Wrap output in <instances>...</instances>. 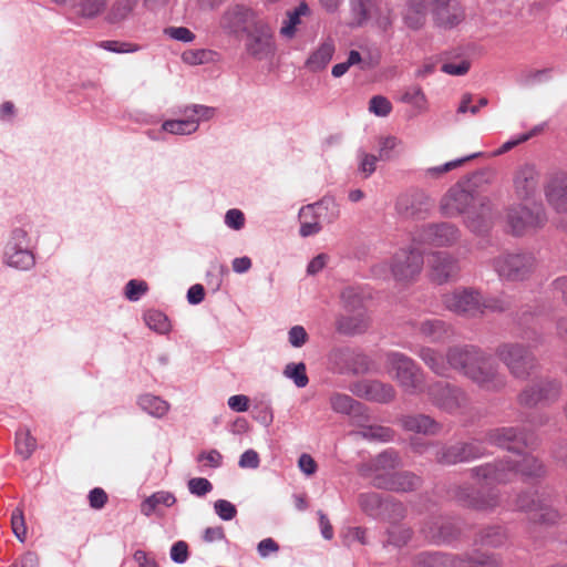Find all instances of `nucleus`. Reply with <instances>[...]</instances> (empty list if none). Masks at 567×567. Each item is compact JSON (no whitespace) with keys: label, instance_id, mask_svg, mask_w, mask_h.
<instances>
[{"label":"nucleus","instance_id":"obj_59","mask_svg":"<svg viewBox=\"0 0 567 567\" xmlns=\"http://www.w3.org/2000/svg\"><path fill=\"white\" fill-rule=\"evenodd\" d=\"M87 499L91 508L99 511L106 505L109 496L103 488L94 487L90 491Z\"/></svg>","mask_w":567,"mask_h":567},{"label":"nucleus","instance_id":"obj_3","mask_svg":"<svg viewBox=\"0 0 567 567\" xmlns=\"http://www.w3.org/2000/svg\"><path fill=\"white\" fill-rule=\"evenodd\" d=\"M427 14L444 28H453L463 21L465 14L457 0H406L403 11L405 24L413 30L422 28Z\"/></svg>","mask_w":567,"mask_h":567},{"label":"nucleus","instance_id":"obj_53","mask_svg":"<svg viewBox=\"0 0 567 567\" xmlns=\"http://www.w3.org/2000/svg\"><path fill=\"white\" fill-rule=\"evenodd\" d=\"M475 156L476 155L474 154V155L466 156L464 158L447 162L441 166L430 167L426 169V174L432 177H439L452 169H455V168L462 166L465 162L474 158Z\"/></svg>","mask_w":567,"mask_h":567},{"label":"nucleus","instance_id":"obj_61","mask_svg":"<svg viewBox=\"0 0 567 567\" xmlns=\"http://www.w3.org/2000/svg\"><path fill=\"white\" fill-rule=\"evenodd\" d=\"M288 340L292 347L300 348L308 341V333L302 326H293L288 332Z\"/></svg>","mask_w":567,"mask_h":567},{"label":"nucleus","instance_id":"obj_15","mask_svg":"<svg viewBox=\"0 0 567 567\" xmlns=\"http://www.w3.org/2000/svg\"><path fill=\"white\" fill-rule=\"evenodd\" d=\"M427 396L433 405L449 413H454L467 403L465 392L446 382H435L427 386Z\"/></svg>","mask_w":567,"mask_h":567},{"label":"nucleus","instance_id":"obj_9","mask_svg":"<svg viewBox=\"0 0 567 567\" xmlns=\"http://www.w3.org/2000/svg\"><path fill=\"white\" fill-rule=\"evenodd\" d=\"M504 220L507 233L514 236H523L542 228L547 221V215L540 205L528 207L518 204L506 209Z\"/></svg>","mask_w":567,"mask_h":567},{"label":"nucleus","instance_id":"obj_38","mask_svg":"<svg viewBox=\"0 0 567 567\" xmlns=\"http://www.w3.org/2000/svg\"><path fill=\"white\" fill-rule=\"evenodd\" d=\"M310 9L306 2H301L297 8L287 12V19L282 21L280 34L284 38L292 39L296 35L297 28L301 23V18L309 16Z\"/></svg>","mask_w":567,"mask_h":567},{"label":"nucleus","instance_id":"obj_34","mask_svg":"<svg viewBox=\"0 0 567 567\" xmlns=\"http://www.w3.org/2000/svg\"><path fill=\"white\" fill-rule=\"evenodd\" d=\"M420 477L410 472H394L390 478L378 477L377 487L396 492L413 491L420 485Z\"/></svg>","mask_w":567,"mask_h":567},{"label":"nucleus","instance_id":"obj_39","mask_svg":"<svg viewBox=\"0 0 567 567\" xmlns=\"http://www.w3.org/2000/svg\"><path fill=\"white\" fill-rule=\"evenodd\" d=\"M330 404L332 410L337 413L350 414L354 417H360L363 413V406L347 394H332Z\"/></svg>","mask_w":567,"mask_h":567},{"label":"nucleus","instance_id":"obj_20","mask_svg":"<svg viewBox=\"0 0 567 567\" xmlns=\"http://www.w3.org/2000/svg\"><path fill=\"white\" fill-rule=\"evenodd\" d=\"M560 393V385L556 381L542 380L527 385L518 395V403L524 406H535L538 403L556 400Z\"/></svg>","mask_w":567,"mask_h":567},{"label":"nucleus","instance_id":"obj_50","mask_svg":"<svg viewBox=\"0 0 567 567\" xmlns=\"http://www.w3.org/2000/svg\"><path fill=\"white\" fill-rule=\"evenodd\" d=\"M369 111L377 116H388L392 111V104L391 102L382 96V95H375L372 96L369 102Z\"/></svg>","mask_w":567,"mask_h":567},{"label":"nucleus","instance_id":"obj_25","mask_svg":"<svg viewBox=\"0 0 567 567\" xmlns=\"http://www.w3.org/2000/svg\"><path fill=\"white\" fill-rule=\"evenodd\" d=\"M399 465V454L394 450H386L372 460L364 467L362 474L370 478L371 483L377 487L378 477L390 478L394 473V468Z\"/></svg>","mask_w":567,"mask_h":567},{"label":"nucleus","instance_id":"obj_47","mask_svg":"<svg viewBox=\"0 0 567 567\" xmlns=\"http://www.w3.org/2000/svg\"><path fill=\"white\" fill-rule=\"evenodd\" d=\"M284 373L287 378L292 379L298 388H305L309 382L306 365L302 362L287 364Z\"/></svg>","mask_w":567,"mask_h":567},{"label":"nucleus","instance_id":"obj_52","mask_svg":"<svg viewBox=\"0 0 567 567\" xmlns=\"http://www.w3.org/2000/svg\"><path fill=\"white\" fill-rule=\"evenodd\" d=\"M11 526L13 534L20 542H24L27 537V526L24 522L23 511L16 508L11 516Z\"/></svg>","mask_w":567,"mask_h":567},{"label":"nucleus","instance_id":"obj_56","mask_svg":"<svg viewBox=\"0 0 567 567\" xmlns=\"http://www.w3.org/2000/svg\"><path fill=\"white\" fill-rule=\"evenodd\" d=\"M188 489L193 495L196 496H205L213 489L212 483L204 477H194L190 478L187 483Z\"/></svg>","mask_w":567,"mask_h":567},{"label":"nucleus","instance_id":"obj_41","mask_svg":"<svg viewBox=\"0 0 567 567\" xmlns=\"http://www.w3.org/2000/svg\"><path fill=\"white\" fill-rule=\"evenodd\" d=\"M7 264L18 269H29L34 265V257L28 249L8 245L6 249Z\"/></svg>","mask_w":567,"mask_h":567},{"label":"nucleus","instance_id":"obj_33","mask_svg":"<svg viewBox=\"0 0 567 567\" xmlns=\"http://www.w3.org/2000/svg\"><path fill=\"white\" fill-rule=\"evenodd\" d=\"M417 331L420 336L431 342H445L454 336L453 328L440 319H425L421 321Z\"/></svg>","mask_w":567,"mask_h":567},{"label":"nucleus","instance_id":"obj_40","mask_svg":"<svg viewBox=\"0 0 567 567\" xmlns=\"http://www.w3.org/2000/svg\"><path fill=\"white\" fill-rule=\"evenodd\" d=\"M137 3L138 0H115L111 4L105 19L110 23H121L131 17Z\"/></svg>","mask_w":567,"mask_h":567},{"label":"nucleus","instance_id":"obj_32","mask_svg":"<svg viewBox=\"0 0 567 567\" xmlns=\"http://www.w3.org/2000/svg\"><path fill=\"white\" fill-rule=\"evenodd\" d=\"M357 393L368 400L388 403L395 396V390L391 384L381 381H364L357 385Z\"/></svg>","mask_w":567,"mask_h":567},{"label":"nucleus","instance_id":"obj_27","mask_svg":"<svg viewBox=\"0 0 567 567\" xmlns=\"http://www.w3.org/2000/svg\"><path fill=\"white\" fill-rule=\"evenodd\" d=\"M517 509L528 514L530 520L535 523H554L558 517V513L547 503L534 495H523L517 499Z\"/></svg>","mask_w":567,"mask_h":567},{"label":"nucleus","instance_id":"obj_55","mask_svg":"<svg viewBox=\"0 0 567 567\" xmlns=\"http://www.w3.org/2000/svg\"><path fill=\"white\" fill-rule=\"evenodd\" d=\"M164 34L173 40L189 43L195 40V34L185 27H168L164 29Z\"/></svg>","mask_w":567,"mask_h":567},{"label":"nucleus","instance_id":"obj_60","mask_svg":"<svg viewBox=\"0 0 567 567\" xmlns=\"http://www.w3.org/2000/svg\"><path fill=\"white\" fill-rule=\"evenodd\" d=\"M214 507L216 514L224 520H230L237 514L235 505L226 499L216 501Z\"/></svg>","mask_w":567,"mask_h":567},{"label":"nucleus","instance_id":"obj_2","mask_svg":"<svg viewBox=\"0 0 567 567\" xmlns=\"http://www.w3.org/2000/svg\"><path fill=\"white\" fill-rule=\"evenodd\" d=\"M454 371L461 373L481 390L498 392L506 386V375L488 353L474 346H454L450 354Z\"/></svg>","mask_w":567,"mask_h":567},{"label":"nucleus","instance_id":"obj_22","mask_svg":"<svg viewBox=\"0 0 567 567\" xmlns=\"http://www.w3.org/2000/svg\"><path fill=\"white\" fill-rule=\"evenodd\" d=\"M427 264L431 279L439 285L455 279L460 271L457 259L445 251L431 254Z\"/></svg>","mask_w":567,"mask_h":567},{"label":"nucleus","instance_id":"obj_45","mask_svg":"<svg viewBox=\"0 0 567 567\" xmlns=\"http://www.w3.org/2000/svg\"><path fill=\"white\" fill-rule=\"evenodd\" d=\"M507 535L502 527H488L483 529L480 535L477 543L483 546L498 547L505 544Z\"/></svg>","mask_w":567,"mask_h":567},{"label":"nucleus","instance_id":"obj_12","mask_svg":"<svg viewBox=\"0 0 567 567\" xmlns=\"http://www.w3.org/2000/svg\"><path fill=\"white\" fill-rule=\"evenodd\" d=\"M259 16L251 8L233 3L225 8L219 14L216 25L217 30L226 35L239 38L248 30Z\"/></svg>","mask_w":567,"mask_h":567},{"label":"nucleus","instance_id":"obj_36","mask_svg":"<svg viewBox=\"0 0 567 567\" xmlns=\"http://www.w3.org/2000/svg\"><path fill=\"white\" fill-rule=\"evenodd\" d=\"M355 437L369 440V441H378V442H389L393 439L394 432L392 429L377 425V424H363L358 421V430L351 433Z\"/></svg>","mask_w":567,"mask_h":567},{"label":"nucleus","instance_id":"obj_13","mask_svg":"<svg viewBox=\"0 0 567 567\" xmlns=\"http://www.w3.org/2000/svg\"><path fill=\"white\" fill-rule=\"evenodd\" d=\"M425 563L430 567H499L501 561L493 555L475 553L455 556L445 553H429Z\"/></svg>","mask_w":567,"mask_h":567},{"label":"nucleus","instance_id":"obj_4","mask_svg":"<svg viewBox=\"0 0 567 567\" xmlns=\"http://www.w3.org/2000/svg\"><path fill=\"white\" fill-rule=\"evenodd\" d=\"M444 307L460 316L475 317L485 310L504 311L508 303L496 298H484L473 288H458L443 295Z\"/></svg>","mask_w":567,"mask_h":567},{"label":"nucleus","instance_id":"obj_31","mask_svg":"<svg viewBox=\"0 0 567 567\" xmlns=\"http://www.w3.org/2000/svg\"><path fill=\"white\" fill-rule=\"evenodd\" d=\"M455 498L465 507L474 509H493L499 505L496 494L489 493L486 496H475L472 488L460 486L455 489Z\"/></svg>","mask_w":567,"mask_h":567},{"label":"nucleus","instance_id":"obj_21","mask_svg":"<svg viewBox=\"0 0 567 567\" xmlns=\"http://www.w3.org/2000/svg\"><path fill=\"white\" fill-rule=\"evenodd\" d=\"M540 175L534 165L517 168L513 178L514 194L520 202L530 200L538 192Z\"/></svg>","mask_w":567,"mask_h":567},{"label":"nucleus","instance_id":"obj_42","mask_svg":"<svg viewBox=\"0 0 567 567\" xmlns=\"http://www.w3.org/2000/svg\"><path fill=\"white\" fill-rule=\"evenodd\" d=\"M176 503V497L171 492H156L147 497L141 504V512L145 516H151L158 505H164L166 507H171Z\"/></svg>","mask_w":567,"mask_h":567},{"label":"nucleus","instance_id":"obj_63","mask_svg":"<svg viewBox=\"0 0 567 567\" xmlns=\"http://www.w3.org/2000/svg\"><path fill=\"white\" fill-rule=\"evenodd\" d=\"M379 145V155L377 157L381 161H388L391 158V152L398 145V140L393 136L382 137Z\"/></svg>","mask_w":567,"mask_h":567},{"label":"nucleus","instance_id":"obj_30","mask_svg":"<svg viewBox=\"0 0 567 567\" xmlns=\"http://www.w3.org/2000/svg\"><path fill=\"white\" fill-rule=\"evenodd\" d=\"M454 347H450L446 354H441L437 350L430 347H421L417 355L424 364L439 377H449L450 372L454 371V365L450 359V354Z\"/></svg>","mask_w":567,"mask_h":567},{"label":"nucleus","instance_id":"obj_7","mask_svg":"<svg viewBox=\"0 0 567 567\" xmlns=\"http://www.w3.org/2000/svg\"><path fill=\"white\" fill-rule=\"evenodd\" d=\"M482 179L483 174H476L471 179L452 186L441 199V212L447 217L462 214L466 216L473 205L477 204V198L483 197L474 190V187L477 186Z\"/></svg>","mask_w":567,"mask_h":567},{"label":"nucleus","instance_id":"obj_1","mask_svg":"<svg viewBox=\"0 0 567 567\" xmlns=\"http://www.w3.org/2000/svg\"><path fill=\"white\" fill-rule=\"evenodd\" d=\"M487 441L491 444L506 447L515 452V458L485 464L472 470L473 476L482 484L506 483L518 473L524 476H540L544 473L542 463L530 455H522L520 447L526 445L525 436L513 426L499 427L488 432Z\"/></svg>","mask_w":567,"mask_h":567},{"label":"nucleus","instance_id":"obj_37","mask_svg":"<svg viewBox=\"0 0 567 567\" xmlns=\"http://www.w3.org/2000/svg\"><path fill=\"white\" fill-rule=\"evenodd\" d=\"M334 53V43L332 40H327L313 51L306 61V66L313 72L323 70L331 61Z\"/></svg>","mask_w":567,"mask_h":567},{"label":"nucleus","instance_id":"obj_6","mask_svg":"<svg viewBox=\"0 0 567 567\" xmlns=\"http://www.w3.org/2000/svg\"><path fill=\"white\" fill-rule=\"evenodd\" d=\"M384 368L404 391L417 392L423 384V372L416 362L404 353L391 351L385 354Z\"/></svg>","mask_w":567,"mask_h":567},{"label":"nucleus","instance_id":"obj_64","mask_svg":"<svg viewBox=\"0 0 567 567\" xmlns=\"http://www.w3.org/2000/svg\"><path fill=\"white\" fill-rule=\"evenodd\" d=\"M197 461L204 462L206 466L217 468L223 463V455L217 450H210L208 452H202Z\"/></svg>","mask_w":567,"mask_h":567},{"label":"nucleus","instance_id":"obj_18","mask_svg":"<svg viewBox=\"0 0 567 567\" xmlns=\"http://www.w3.org/2000/svg\"><path fill=\"white\" fill-rule=\"evenodd\" d=\"M460 230L452 224H429L422 227L415 235L414 241L432 246H451L460 239Z\"/></svg>","mask_w":567,"mask_h":567},{"label":"nucleus","instance_id":"obj_8","mask_svg":"<svg viewBox=\"0 0 567 567\" xmlns=\"http://www.w3.org/2000/svg\"><path fill=\"white\" fill-rule=\"evenodd\" d=\"M498 277L506 281H524L530 278L536 269V258L530 252H503L492 261Z\"/></svg>","mask_w":567,"mask_h":567},{"label":"nucleus","instance_id":"obj_19","mask_svg":"<svg viewBox=\"0 0 567 567\" xmlns=\"http://www.w3.org/2000/svg\"><path fill=\"white\" fill-rule=\"evenodd\" d=\"M496 214L493 205L487 197L477 198L465 217L466 227L475 234H484L494 225Z\"/></svg>","mask_w":567,"mask_h":567},{"label":"nucleus","instance_id":"obj_48","mask_svg":"<svg viewBox=\"0 0 567 567\" xmlns=\"http://www.w3.org/2000/svg\"><path fill=\"white\" fill-rule=\"evenodd\" d=\"M401 101L411 104L419 110H424L426 105L425 94L419 85L408 87L403 93Z\"/></svg>","mask_w":567,"mask_h":567},{"label":"nucleus","instance_id":"obj_58","mask_svg":"<svg viewBox=\"0 0 567 567\" xmlns=\"http://www.w3.org/2000/svg\"><path fill=\"white\" fill-rule=\"evenodd\" d=\"M101 47L114 53H132L138 50L136 44L122 41H103Z\"/></svg>","mask_w":567,"mask_h":567},{"label":"nucleus","instance_id":"obj_43","mask_svg":"<svg viewBox=\"0 0 567 567\" xmlns=\"http://www.w3.org/2000/svg\"><path fill=\"white\" fill-rule=\"evenodd\" d=\"M37 449V440L29 429H19L16 433V452L28 460Z\"/></svg>","mask_w":567,"mask_h":567},{"label":"nucleus","instance_id":"obj_10","mask_svg":"<svg viewBox=\"0 0 567 567\" xmlns=\"http://www.w3.org/2000/svg\"><path fill=\"white\" fill-rule=\"evenodd\" d=\"M347 311L337 323L338 330L346 334H358L368 330L370 318L363 308L362 298L353 288H347L341 293Z\"/></svg>","mask_w":567,"mask_h":567},{"label":"nucleus","instance_id":"obj_54","mask_svg":"<svg viewBox=\"0 0 567 567\" xmlns=\"http://www.w3.org/2000/svg\"><path fill=\"white\" fill-rule=\"evenodd\" d=\"M388 535L389 543L393 544L394 546H402L410 539L411 530L402 525H393L388 530Z\"/></svg>","mask_w":567,"mask_h":567},{"label":"nucleus","instance_id":"obj_51","mask_svg":"<svg viewBox=\"0 0 567 567\" xmlns=\"http://www.w3.org/2000/svg\"><path fill=\"white\" fill-rule=\"evenodd\" d=\"M359 504L369 515L377 514L378 509L382 506L381 498L375 493L361 494L359 497Z\"/></svg>","mask_w":567,"mask_h":567},{"label":"nucleus","instance_id":"obj_57","mask_svg":"<svg viewBox=\"0 0 567 567\" xmlns=\"http://www.w3.org/2000/svg\"><path fill=\"white\" fill-rule=\"evenodd\" d=\"M148 289L145 281L130 280L125 287V297L131 301H137Z\"/></svg>","mask_w":567,"mask_h":567},{"label":"nucleus","instance_id":"obj_26","mask_svg":"<svg viewBox=\"0 0 567 567\" xmlns=\"http://www.w3.org/2000/svg\"><path fill=\"white\" fill-rule=\"evenodd\" d=\"M330 360L340 371L347 370L357 374L365 373L370 367L368 355L349 348L332 351Z\"/></svg>","mask_w":567,"mask_h":567},{"label":"nucleus","instance_id":"obj_5","mask_svg":"<svg viewBox=\"0 0 567 567\" xmlns=\"http://www.w3.org/2000/svg\"><path fill=\"white\" fill-rule=\"evenodd\" d=\"M423 267V255L414 247L398 250L391 258V262L379 264L373 267L375 276H385L389 270L392 277L399 282H411L421 272Z\"/></svg>","mask_w":567,"mask_h":567},{"label":"nucleus","instance_id":"obj_17","mask_svg":"<svg viewBox=\"0 0 567 567\" xmlns=\"http://www.w3.org/2000/svg\"><path fill=\"white\" fill-rule=\"evenodd\" d=\"M244 34H246V51L250 55L262 59L274 51L271 28L260 17L257 18Z\"/></svg>","mask_w":567,"mask_h":567},{"label":"nucleus","instance_id":"obj_44","mask_svg":"<svg viewBox=\"0 0 567 567\" xmlns=\"http://www.w3.org/2000/svg\"><path fill=\"white\" fill-rule=\"evenodd\" d=\"M138 405L143 411L155 417H163L169 408L166 401L151 394L140 396Z\"/></svg>","mask_w":567,"mask_h":567},{"label":"nucleus","instance_id":"obj_11","mask_svg":"<svg viewBox=\"0 0 567 567\" xmlns=\"http://www.w3.org/2000/svg\"><path fill=\"white\" fill-rule=\"evenodd\" d=\"M496 355L516 379H527L537 367L534 354L519 343H503L498 346Z\"/></svg>","mask_w":567,"mask_h":567},{"label":"nucleus","instance_id":"obj_14","mask_svg":"<svg viewBox=\"0 0 567 567\" xmlns=\"http://www.w3.org/2000/svg\"><path fill=\"white\" fill-rule=\"evenodd\" d=\"M182 114L184 118L167 120L162 128L171 134L189 135L198 130L200 120H209L215 115V109L194 104L186 106Z\"/></svg>","mask_w":567,"mask_h":567},{"label":"nucleus","instance_id":"obj_16","mask_svg":"<svg viewBox=\"0 0 567 567\" xmlns=\"http://www.w3.org/2000/svg\"><path fill=\"white\" fill-rule=\"evenodd\" d=\"M330 208L332 212L331 217L328 220L329 223L333 221L339 215L337 206L332 200L323 199L318 203L303 206L299 212L300 236L309 237L318 234L321 230L320 221L323 219V212H328Z\"/></svg>","mask_w":567,"mask_h":567},{"label":"nucleus","instance_id":"obj_23","mask_svg":"<svg viewBox=\"0 0 567 567\" xmlns=\"http://www.w3.org/2000/svg\"><path fill=\"white\" fill-rule=\"evenodd\" d=\"M431 208L429 196L421 190H411L400 195L395 209L404 218H421Z\"/></svg>","mask_w":567,"mask_h":567},{"label":"nucleus","instance_id":"obj_62","mask_svg":"<svg viewBox=\"0 0 567 567\" xmlns=\"http://www.w3.org/2000/svg\"><path fill=\"white\" fill-rule=\"evenodd\" d=\"M188 545L184 540L176 542L171 548V558L177 564H184L188 559Z\"/></svg>","mask_w":567,"mask_h":567},{"label":"nucleus","instance_id":"obj_46","mask_svg":"<svg viewBox=\"0 0 567 567\" xmlns=\"http://www.w3.org/2000/svg\"><path fill=\"white\" fill-rule=\"evenodd\" d=\"M144 321L150 329L158 333H166L171 329L168 318L166 317L165 313L158 310H148L147 312H145Z\"/></svg>","mask_w":567,"mask_h":567},{"label":"nucleus","instance_id":"obj_35","mask_svg":"<svg viewBox=\"0 0 567 567\" xmlns=\"http://www.w3.org/2000/svg\"><path fill=\"white\" fill-rule=\"evenodd\" d=\"M400 424L405 431L425 435H435L441 431V424L424 414L402 416Z\"/></svg>","mask_w":567,"mask_h":567},{"label":"nucleus","instance_id":"obj_24","mask_svg":"<svg viewBox=\"0 0 567 567\" xmlns=\"http://www.w3.org/2000/svg\"><path fill=\"white\" fill-rule=\"evenodd\" d=\"M544 193L548 205L556 213H567V173L551 174L544 185Z\"/></svg>","mask_w":567,"mask_h":567},{"label":"nucleus","instance_id":"obj_29","mask_svg":"<svg viewBox=\"0 0 567 567\" xmlns=\"http://www.w3.org/2000/svg\"><path fill=\"white\" fill-rule=\"evenodd\" d=\"M422 533L425 538L439 544L451 542L456 538L460 529L453 520L443 517H435L424 524Z\"/></svg>","mask_w":567,"mask_h":567},{"label":"nucleus","instance_id":"obj_49","mask_svg":"<svg viewBox=\"0 0 567 567\" xmlns=\"http://www.w3.org/2000/svg\"><path fill=\"white\" fill-rule=\"evenodd\" d=\"M106 0H81L78 14L84 18H94L105 9Z\"/></svg>","mask_w":567,"mask_h":567},{"label":"nucleus","instance_id":"obj_28","mask_svg":"<svg viewBox=\"0 0 567 567\" xmlns=\"http://www.w3.org/2000/svg\"><path fill=\"white\" fill-rule=\"evenodd\" d=\"M483 453L482 443L473 441L470 443H458L437 452L436 460L443 464H455L478 457Z\"/></svg>","mask_w":567,"mask_h":567}]
</instances>
